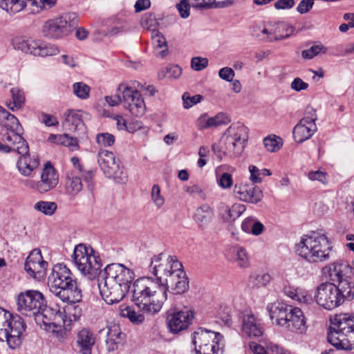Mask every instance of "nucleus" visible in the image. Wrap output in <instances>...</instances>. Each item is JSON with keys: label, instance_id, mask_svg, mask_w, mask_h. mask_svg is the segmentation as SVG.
Listing matches in <instances>:
<instances>
[{"label": "nucleus", "instance_id": "20e7f679", "mask_svg": "<svg viewBox=\"0 0 354 354\" xmlns=\"http://www.w3.org/2000/svg\"><path fill=\"white\" fill-rule=\"evenodd\" d=\"M332 248L327 236L317 232L304 235L295 245L296 253L309 263L328 260Z\"/></svg>", "mask_w": 354, "mask_h": 354}, {"label": "nucleus", "instance_id": "e433bc0d", "mask_svg": "<svg viewBox=\"0 0 354 354\" xmlns=\"http://www.w3.org/2000/svg\"><path fill=\"white\" fill-rule=\"evenodd\" d=\"M120 314L122 317L128 318L134 324L143 323L145 319V315H146L139 308L136 311L133 307L124 304L120 306Z\"/></svg>", "mask_w": 354, "mask_h": 354}, {"label": "nucleus", "instance_id": "5701e85b", "mask_svg": "<svg viewBox=\"0 0 354 354\" xmlns=\"http://www.w3.org/2000/svg\"><path fill=\"white\" fill-rule=\"evenodd\" d=\"M193 318V311L187 307H184L167 315L168 328L171 333H178L187 328Z\"/></svg>", "mask_w": 354, "mask_h": 354}, {"label": "nucleus", "instance_id": "f3484780", "mask_svg": "<svg viewBox=\"0 0 354 354\" xmlns=\"http://www.w3.org/2000/svg\"><path fill=\"white\" fill-rule=\"evenodd\" d=\"M118 91L122 94V103L124 106L130 113L136 116L143 115L146 111V106L141 94L126 84H120L118 86Z\"/></svg>", "mask_w": 354, "mask_h": 354}, {"label": "nucleus", "instance_id": "680f3d73", "mask_svg": "<svg viewBox=\"0 0 354 354\" xmlns=\"http://www.w3.org/2000/svg\"><path fill=\"white\" fill-rule=\"evenodd\" d=\"M191 4L188 0H181L177 5L176 8L182 18L186 19L189 16Z\"/></svg>", "mask_w": 354, "mask_h": 354}, {"label": "nucleus", "instance_id": "bf43d9fd", "mask_svg": "<svg viewBox=\"0 0 354 354\" xmlns=\"http://www.w3.org/2000/svg\"><path fill=\"white\" fill-rule=\"evenodd\" d=\"M141 24L144 28L151 30L153 31V29H156L155 28L156 25L154 15L151 13L145 14L142 17Z\"/></svg>", "mask_w": 354, "mask_h": 354}, {"label": "nucleus", "instance_id": "4468645a", "mask_svg": "<svg viewBox=\"0 0 354 354\" xmlns=\"http://www.w3.org/2000/svg\"><path fill=\"white\" fill-rule=\"evenodd\" d=\"M14 45L15 48L34 56H53L59 53L57 46L41 40L17 38L14 41Z\"/></svg>", "mask_w": 354, "mask_h": 354}, {"label": "nucleus", "instance_id": "6e6d98bb", "mask_svg": "<svg viewBox=\"0 0 354 354\" xmlns=\"http://www.w3.org/2000/svg\"><path fill=\"white\" fill-rule=\"evenodd\" d=\"M96 140L100 146L110 147L114 144L115 137L109 133H102L97 135Z\"/></svg>", "mask_w": 354, "mask_h": 354}, {"label": "nucleus", "instance_id": "f8f14e48", "mask_svg": "<svg viewBox=\"0 0 354 354\" xmlns=\"http://www.w3.org/2000/svg\"><path fill=\"white\" fill-rule=\"evenodd\" d=\"M46 304L44 295L38 290H27L17 296V310L26 316L39 315Z\"/></svg>", "mask_w": 354, "mask_h": 354}, {"label": "nucleus", "instance_id": "a878e982", "mask_svg": "<svg viewBox=\"0 0 354 354\" xmlns=\"http://www.w3.org/2000/svg\"><path fill=\"white\" fill-rule=\"evenodd\" d=\"M48 262L43 259L41 250L34 249L26 259L24 269L33 278L44 276L48 267Z\"/></svg>", "mask_w": 354, "mask_h": 354}, {"label": "nucleus", "instance_id": "c85d7f7f", "mask_svg": "<svg viewBox=\"0 0 354 354\" xmlns=\"http://www.w3.org/2000/svg\"><path fill=\"white\" fill-rule=\"evenodd\" d=\"M270 317L277 325L286 328L288 315L292 310V306L284 303L275 302L268 306Z\"/></svg>", "mask_w": 354, "mask_h": 354}, {"label": "nucleus", "instance_id": "e2e57ef3", "mask_svg": "<svg viewBox=\"0 0 354 354\" xmlns=\"http://www.w3.org/2000/svg\"><path fill=\"white\" fill-rule=\"evenodd\" d=\"M192 8L204 10L210 8L215 0H188Z\"/></svg>", "mask_w": 354, "mask_h": 354}, {"label": "nucleus", "instance_id": "a18cd8bd", "mask_svg": "<svg viewBox=\"0 0 354 354\" xmlns=\"http://www.w3.org/2000/svg\"><path fill=\"white\" fill-rule=\"evenodd\" d=\"M327 48L322 44H317L312 46L310 48L304 50L301 53L302 57L306 59H310L321 53H326Z\"/></svg>", "mask_w": 354, "mask_h": 354}, {"label": "nucleus", "instance_id": "1a4fd4ad", "mask_svg": "<svg viewBox=\"0 0 354 354\" xmlns=\"http://www.w3.org/2000/svg\"><path fill=\"white\" fill-rule=\"evenodd\" d=\"M73 259L77 269L89 279L95 278L102 266L100 256L93 248L82 243L75 248Z\"/></svg>", "mask_w": 354, "mask_h": 354}, {"label": "nucleus", "instance_id": "c9c22d12", "mask_svg": "<svg viewBox=\"0 0 354 354\" xmlns=\"http://www.w3.org/2000/svg\"><path fill=\"white\" fill-rule=\"evenodd\" d=\"M151 37L156 55L161 58L165 57L168 54L167 43L165 37L156 29L153 30Z\"/></svg>", "mask_w": 354, "mask_h": 354}, {"label": "nucleus", "instance_id": "de8ad7c7", "mask_svg": "<svg viewBox=\"0 0 354 354\" xmlns=\"http://www.w3.org/2000/svg\"><path fill=\"white\" fill-rule=\"evenodd\" d=\"M249 171L250 173V179L254 183H261L262 180L261 176L271 175L270 170L267 169H259L254 165H250L249 167Z\"/></svg>", "mask_w": 354, "mask_h": 354}, {"label": "nucleus", "instance_id": "58836bf2", "mask_svg": "<svg viewBox=\"0 0 354 354\" xmlns=\"http://www.w3.org/2000/svg\"><path fill=\"white\" fill-rule=\"evenodd\" d=\"M82 189V183L80 177L68 174L65 181L66 193L71 196H76Z\"/></svg>", "mask_w": 354, "mask_h": 354}, {"label": "nucleus", "instance_id": "09e8293b", "mask_svg": "<svg viewBox=\"0 0 354 354\" xmlns=\"http://www.w3.org/2000/svg\"><path fill=\"white\" fill-rule=\"evenodd\" d=\"M270 281V276L266 273L257 274L250 277L249 283L253 287L266 286Z\"/></svg>", "mask_w": 354, "mask_h": 354}, {"label": "nucleus", "instance_id": "2f4dec72", "mask_svg": "<svg viewBox=\"0 0 354 354\" xmlns=\"http://www.w3.org/2000/svg\"><path fill=\"white\" fill-rule=\"evenodd\" d=\"M287 320L286 328L292 332L303 333L306 330V322L303 312L300 308L292 307Z\"/></svg>", "mask_w": 354, "mask_h": 354}, {"label": "nucleus", "instance_id": "7ed1b4c3", "mask_svg": "<svg viewBox=\"0 0 354 354\" xmlns=\"http://www.w3.org/2000/svg\"><path fill=\"white\" fill-rule=\"evenodd\" d=\"M48 283L51 292L64 302L76 303L82 299V290L76 279L64 266H54Z\"/></svg>", "mask_w": 354, "mask_h": 354}, {"label": "nucleus", "instance_id": "72a5a7b5", "mask_svg": "<svg viewBox=\"0 0 354 354\" xmlns=\"http://www.w3.org/2000/svg\"><path fill=\"white\" fill-rule=\"evenodd\" d=\"M43 316V322L50 327L53 324H59L64 322L66 315H64L59 309L47 307L46 304L42 308L41 313Z\"/></svg>", "mask_w": 354, "mask_h": 354}, {"label": "nucleus", "instance_id": "69168bd1", "mask_svg": "<svg viewBox=\"0 0 354 354\" xmlns=\"http://www.w3.org/2000/svg\"><path fill=\"white\" fill-rule=\"evenodd\" d=\"M208 64V59L207 58H202L200 57H194L191 61V66L195 71H201L205 68Z\"/></svg>", "mask_w": 354, "mask_h": 354}, {"label": "nucleus", "instance_id": "b1692460", "mask_svg": "<svg viewBox=\"0 0 354 354\" xmlns=\"http://www.w3.org/2000/svg\"><path fill=\"white\" fill-rule=\"evenodd\" d=\"M254 184V183H236L233 190L234 196L245 203H258L262 200L263 194L261 189Z\"/></svg>", "mask_w": 354, "mask_h": 354}, {"label": "nucleus", "instance_id": "f03ea898", "mask_svg": "<svg viewBox=\"0 0 354 354\" xmlns=\"http://www.w3.org/2000/svg\"><path fill=\"white\" fill-rule=\"evenodd\" d=\"M132 301L147 315L158 314L166 301L165 288L151 277H142L133 283Z\"/></svg>", "mask_w": 354, "mask_h": 354}, {"label": "nucleus", "instance_id": "ddd939ff", "mask_svg": "<svg viewBox=\"0 0 354 354\" xmlns=\"http://www.w3.org/2000/svg\"><path fill=\"white\" fill-rule=\"evenodd\" d=\"M76 26L75 20L70 17L62 16L46 20L41 28L44 37L50 39H57L68 36Z\"/></svg>", "mask_w": 354, "mask_h": 354}, {"label": "nucleus", "instance_id": "774afa93", "mask_svg": "<svg viewBox=\"0 0 354 354\" xmlns=\"http://www.w3.org/2000/svg\"><path fill=\"white\" fill-rule=\"evenodd\" d=\"M218 75L221 79L227 82H232L235 76V73L232 68L224 67L219 70Z\"/></svg>", "mask_w": 354, "mask_h": 354}, {"label": "nucleus", "instance_id": "3c124183", "mask_svg": "<svg viewBox=\"0 0 354 354\" xmlns=\"http://www.w3.org/2000/svg\"><path fill=\"white\" fill-rule=\"evenodd\" d=\"M57 205L55 202L39 201L37 202L35 208L37 211L44 213L46 215H52L57 209Z\"/></svg>", "mask_w": 354, "mask_h": 354}, {"label": "nucleus", "instance_id": "9b49d317", "mask_svg": "<svg viewBox=\"0 0 354 354\" xmlns=\"http://www.w3.org/2000/svg\"><path fill=\"white\" fill-rule=\"evenodd\" d=\"M97 161L101 169L108 178H113L120 184L127 182L128 175L120 165V161L116 160L115 156L112 151L101 149L98 153Z\"/></svg>", "mask_w": 354, "mask_h": 354}, {"label": "nucleus", "instance_id": "393cba45", "mask_svg": "<svg viewBox=\"0 0 354 354\" xmlns=\"http://www.w3.org/2000/svg\"><path fill=\"white\" fill-rule=\"evenodd\" d=\"M56 3L57 0H0V8L16 13L22 10L27 5L36 6L40 10H48Z\"/></svg>", "mask_w": 354, "mask_h": 354}, {"label": "nucleus", "instance_id": "473e14b6", "mask_svg": "<svg viewBox=\"0 0 354 354\" xmlns=\"http://www.w3.org/2000/svg\"><path fill=\"white\" fill-rule=\"evenodd\" d=\"M19 154L21 155V157L17 161V167L19 171L24 176H30L32 171L35 169L39 164V160L37 156H32L31 157L29 154V151L24 154Z\"/></svg>", "mask_w": 354, "mask_h": 354}, {"label": "nucleus", "instance_id": "338daca9", "mask_svg": "<svg viewBox=\"0 0 354 354\" xmlns=\"http://www.w3.org/2000/svg\"><path fill=\"white\" fill-rule=\"evenodd\" d=\"M185 191L193 197H199L202 199L205 198V194L203 189L197 185L187 187Z\"/></svg>", "mask_w": 354, "mask_h": 354}, {"label": "nucleus", "instance_id": "a211bd4d", "mask_svg": "<svg viewBox=\"0 0 354 354\" xmlns=\"http://www.w3.org/2000/svg\"><path fill=\"white\" fill-rule=\"evenodd\" d=\"M162 285L165 288V297L167 299V291L170 288L174 294H183L189 289V281L186 273L183 270L180 261H176L174 270L165 279Z\"/></svg>", "mask_w": 354, "mask_h": 354}, {"label": "nucleus", "instance_id": "bb28decb", "mask_svg": "<svg viewBox=\"0 0 354 354\" xmlns=\"http://www.w3.org/2000/svg\"><path fill=\"white\" fill-rule=\"evenodd\" d=\"M241 330L245 336L250 338H259L264 333L261 321L250 313L243 315Z\"/></svg>", "mask_w": 354, "mask_h": 354}, {"label": "nucleus", "instance_id": "37998d69", "mask_svg": "<svg viewBox=\"0 0 354 354\" xmlns=\"http://www.w3.org/2000/svg\"><path fill=\"white\" fill-rule=\"evenodd\" d=\"M284 293L299 303L308 304L312 301V297L301 288L290 286L286 287L284 288Z\"/></svg>", "mask_w": 354, "mask_h": 354}, {"label": "nucleus", "instance_id": "6e6552de", "mask_svg": "<svg viewBox=\"0 0 354 354\" xmlns=\"http://www.w3.org/2000/svg\"><path fill=\"white\" fill-rule=\"evenodd\" d=\"M248 128L240 122L230 126L221 138V151L230 157L240 156L248 140Z\"/></svg>", "mask_w": 354, "mask_h": 354}, {"label": "nucleus", "instance_id": "423d86ee", "mask_svg": "<svg viewBox=\"0 0 354 354\" xmlns=\"http://www.w3.org/2000/svg\"><path fill=\"white\" fill-rule=\"evenodd\" d=\"M330 321L328 342L337 349L351 350L354 347V315L336 314Z\"/></svg>", "mask_w": 354, "mask_h": 354}, {"label": "nucleus", "instance_id": "4d7b16f0", "mask_svg": "<svg viewBox=\"0 0 354 354\" xmlns=\"http://www.w3.org/2000/svg\"><path fill=\"white\" fill-rule=\"evenodd\" d=\"M203 97L201 95H195L191 96L189 93L186 92L183 95L182 99L183 101V106L185 109H189L200 102Z\"/></svg>", "mask_w": 354, "mask_h": 354}, {"label": "nucleus", "instance_id": "2eb2a0df", "mask_svg": "<svg viewBox=\"0 0 354 354\" xmlns=\"http://www.w3.org/2000/svg\"><path fill=\"white\" fill-rule=\"evenodd\" d=\"M59 183V174L50 162L45 163L41 173V180L33 181L26 180L24 184L30 189L44 194L53 189Z\"/></svg>", "mask_w": 354, "mask_h": 354}, {"label": "nucleus", "instance_id": "052dcab7", "mask_svg": "<svg viewBox=\"0 0 354 354\" xmlns=\"http://www.w3.org/2000/svg\"><path fill=\"white\" fill-rule=\"evenodd\" d=\"M39 120L46 127H57L59 124V122L55 116L44 112L39 115Z\"/></svg>", "mask_w": 354, "mask_h": 354}, {"label": "nucleus", "instance_id": "9d476101", "mask_svg": "<svg viewBox=\"0 0 354 354\" xmlns=\"http://www.w3.org/2000/svg\"><path fill=\"white\" fill-rule=\"evenodd\" d=\"M223 336L219 333L198 328L194 333L192 342L196 354H222L220 342Z\"/></svg>", "mask_w": 354, "mask_h": 354}, {"label": "nucleus", "instance_id": "864d4df0", "mask_svg": "<svg viewBox=\"0 0 354 354\" xmlns=\"http://www.w3.org/2000/svg\"><path fill=\"white\" fill-rule=\"evenodd\" d=\"M73 93L82 100L88 98L90 87L84 82H76L73 86Z\"/></svg>", "mask_w": 354, "mask_h": 354}, {"label": "nucleus", "instance_id": "6ab92c4d", "mask_svg": "<svg viewBox=\"0 0 354 354\" xmlns=\"http://www.w3.org/2000/svg\"><path fill=\"white\" fill-rule=\"evenodd\" d=\"M176 261H178L176 257H167L162 253L153 256L149 269V272L156 277V279H153L154 281L162 283L169 277L170 272H173Z\"/></svg>", "mask_w": 354, "mask_h": 354}, {"label": "nucleus", "instance_id": "dca6fc26", "mask_svg": "<svg viewBox=\"0 0 354 354\" xmlns=\"http://www.w3.org/2000/svg\"><path fill=\"white\" fill-rule=\"evenodd\" d=\"M314 297L317 304L327 310H332L342 304V297L338 296L336 285L333 283L319 285Z\"/></svg>", "mask_w": 354, "mask_h": 354}, {"label": "nucleus", "instance_id": "49530a36", "mask_svg": "<svg viewBox=\"0 0 354 354\" xmlns=\"http://www.w3.org/2000/svg\"><path fill=\"white\" fill-rule=\"evenodd\" d=\"M246 209L244 205L240 203H234L230 208L226 207L227 215L223 217L226 221L236 219L239 217Z\"/></svg>", "mask_w": 354, "mask_h": 354}, {"label": "nucleus", "instance_id": "c03bdc74", "mask_svg": "<svg viewBox=\"0 0 354 354\" xmlns=\"http://www.w3.org/2000/svg\"><path fill=\"white\" fill-rule=\"evenodd\" d=\"M241 227L245 232H250L251 230L254 235L261 234L264 229V226L261 223L255 221L252 218L245 219L241 224Z\"/></svg>", "mask_w": 354, "mask_h": 354}, {"label": "nucleus", "instance_id": "ea45409f", "mask_svg": "<svg viewBox=\"0 0 354 354\" xmlns=\"http://www.w3.org/2000/svg\"><path fill=\"white\" fill-rule=\"evenodd\" d=\"M336 288L338 291V296L342 297V303L345 299L351 300L354 297V285L348 277L337 282Z\"/></svg>", "mask_w": 354, "mask_h": 354}, {"label": "nucleus", "instance_id": "aec40b11", "mask_svg": "<svg viewBox=\"0 0 354 354\" xmlns=\"http://www.w3.org/2000/svg\"><path fill=\"white\" fill-rule=\"evenodd\" d=\"M316 111L313 108L308 109L306 115L293 129V137L297 142L301 143L310 139L317 131L315 121Z\"/></svg>", "mask_w": 354, "mask_h": 354}, {"label": "nucleus", "instance_id": "4c0bfd02", "mask_svg": "<svg viewBox=\"0 0 354 354\" xmlns=\"http://www.w3.org/2000/svg\"><path fill=\"white\" fill-rule=\"evenodd\" d=\"M48 141L52 143L70 147L71 150H74L78 147L77 139L74 137H70L66 133L62 135L51 133L48 138Z\"/></svg>", "mask_w": 354, "mask_h": 354}, {"label": "nucleus", "instance_id": "cd10ccee", "mask_svg": "<svg viewBox=\"0 0 354 354\" xmlns=\"http://www.w3.org/2000/svg\"><path fill=\"white\" fill-rule=\"evenodd\" d=\"M322 270L334 283L348 277V274L351 272V268L346 262L337 261L325 266Z\"/></svg>", "mask_w": 354, "mask_h": 354}, {"label": "nucleus", "instance_id": "4be33fe9", "mask_svg": "<svg viewBox=\"0 0 354 354\" xmlns=\"http://www.w3.org/2000/svg\"><path fill=\"white\" fill-rule=\"evenodd\" d=\"M97 337L88 328H82L75 335L73 348L77 354H93Z\"/></svg>", "mask_w": 354, "mask_h": 354}, {"label": "nucleus", "instance_id": "412c9836", "mask_svg": "<svg viewBox=\"0 0 354 354\" xmlns=\"http://www.w3.org/2000/svg\"><path fill=\"white\" fill-rule=\"evenodd\" d=\"M295 31V28L283 21H278L270 24L269 28H264L258 37L266 42H274L290 37Z\"/></svg>", "mask_w": 354, "mask_h": 354}, {"label": "nucleus", "instance_id": "c756f323", "mask_svg": "<svg viewBox=\"0 0 354 354\" xmlns=\"http://www.w3.org/2000/svg\"><path fill=\"white\" fill-rule=\"evenodd\" d=\"M126 338L125 333H122L120 327L117 324H111L106 333L105 344L109 352H113L123 345Z\"/></svg>", "mask_w": 354, "mask_h": 354}, {"label": "nucleus", "instance_id": "8fccbe9b", "mask_svg": "<svg viewBox=\"0 0 354 354\" xmlns=\"http://www.w3.org/2000/svg\"><path fill=\"white\" fill-rule=\"evenodd\" d=\"M230 122V117L226 113H219L214 117L208 118L205 127H218L223 124H227Z\"/></svg>", "mask_w": 354, "mask_h": 354}, {"label": "nucleus", "instance_id": "39448f33", "mask_svg": "<svg viewBox=\"0 0 354 354\" xmlns=\"http://www.w3.org/2000/svg\"><path fill=\"white\" fill-rule=\"evenodd\" d=\"M0 124L5 127L7 131L2 134L0 140V151L8 153L11 151L18 153L28 151V145L21 136L22 127L18 119L4 108L0 106Z\"/></svg>", "mask_w": 354, "mask_h": 354}, {"label": "nucleus", "instance_id": "0eeeda50", "mask_svg": "<svg viewBox=\"0 0 354 354\" xmlns=\"http://www.w3.org/2000/svg\"><path fill=\"white\" fill-rule=\"evenodd\" d=\"M26 324L19 316H13L0 308V341L6 340L10 348L15 349L21 344V337Z\"/></svg>", "mask_w": 354, "mask_h": 354}, {"label": "nucleus", "instance_id": "13d9d810", "mask_svg": "<svg viewBox=\"0 0 354 354\" xmlns=\"http://www.w3.org/2000/svg\"><path fill=\"white\" fill-rule=\"evenodd\" d=\"M151 196L153 202L158 208L163 205L165 203V198L160 194V189L158 185H154L152 187Z\"/></svg>", "mask_w": 354, "mask_h": 354}, {"label": "nucleus", "instance_id": "5fc2aeb1", "mask_svg": "<svg viewBox=\"0 0 354 354\" xmlns=\"http://www.w3.org/2000/svg\"><path fill=\"white\" fill-rule=\"evenodd\" d=\"M278 139L279 138H271L270 136L264 138L263 144L268 151L274 152L279 150L282 144Z\"/></svg>", "mask_w": 354, "mask_h": 354}, {"label": "nucleus", "instance_id": "603ef678", "mask_svg": "<svg viewBox=\"0 0 354 354\" xmlns=\"http://www.w3.org/2000/svg\"><path fill=\"white\" fill-rule=\"evenodd\" d=\"M182 73L181 68L178 65H169L165 68V70L160 72L159 77H167L169 79H177Z\"/></svg>", "mask_w": 354, "mask_h": 354}, {"label": "nucleus", "instance_id": "a19ab883", "mask_svg": "<svg viewBox=\"0 0 354 354\" xmlns=\"http://www.w3.org/2000/svg\"><path fill=\"white\" fill-rule=\"evenodd\" d=\"M234 261L241 268H247L250 264V259L245 248L239 245H234L230 248Z\"/></svg>", "mask_w": 354, "mask_h": 354}, {"label": "nucleus", "instance_id": "f704fd0d", "mask_svg": "<svg viewBox=\"0 0 354 354\" xmlns=\"http://www.w3.org/2000/svg\"><path fill=\"white\" fill-rule=\"evenodd\" d=\"M214 216L213 209L207 204L198 207L194 214V219L200 227H205L213 219Z\"/></svg>", "mask_w": 354, "mask_h": 354}, {"label": "nucleus", "instance_id": "0e129e2a", "mask_svg": "<svg viewBox=\"0 0 354 354\" xmlns=\"http://www.w3.org/2000/svg\"><path fill=\"white\" fill-rule=\"evenodd\" d=\"M218 183L223 189L230 188L233 185L232 175L227 172L222 174L218 178Z\"/></svg>", "mask_w": 354, "mask_h": 354}, {"label": "nucleus", "instance_id": "79ce46f5", "mask_svg": "<svg viewBox=\"0 0 354 354\" xmlns=\"http://www.w3.org/2000/svg\"><path fill=\"white\" fill-rule=\"evenodd\" d=\"M12 100L6 103L7 106L12 111L20 109L24 104L25 95L24 91L19 88L10 90Z\"/></svg>", "mask_w": 354, "mask_h": 354}, {"label": "nucleus", "instance_id": "f257e3e1", "mask_svg": "<svg viewBox=\"0 0 354 354\" xmlns=\"http://www.w3.org/2000/svg\"><path fill=\"white\" fill-rule=\"evenodd\" d=\"M135 277L134 272L120 263L106 266L103 272L104 284H99L100 295L108 304L119 303L129 292Z\"/></svg>", "mask_w": 354, "mask_h": 354}, {"label": "nucleus", "instance_id": "7c9ffc66", "mask_svg": "<svg viewBox=\"0 0 354 354\" xmlns=\"http://www.w3.org/2000/svg\"><path fill=\"white\" fill-rule=\"evenodd\" d=\"M85 113L81 110L68 109L64 113L63 127L71 131L81 130L84 127L83 116Z\"/></svg>", "mask_w": 354, "mask_h": 354}]
</instances>
